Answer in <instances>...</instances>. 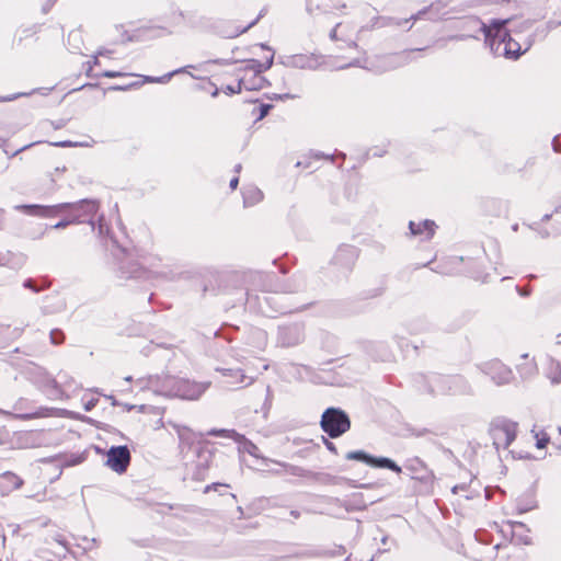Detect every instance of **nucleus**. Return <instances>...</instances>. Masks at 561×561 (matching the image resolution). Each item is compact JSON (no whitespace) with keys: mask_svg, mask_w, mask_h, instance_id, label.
I'll list each match as a JSON object with an SVG mask.
<instances>
[{"mask_svg":"<svg viewBox=\"0 0 561 561\" xmlns=\"http://www.w3.org/2000/svg\"><path fill=\"white\" fill-rule=\"evenodd\" d=\"M522 357H523V358H525V359H527V358H528V355H527V354H524Z\"/></svg>","mask_w":561,"mask_h":561,"instance_id":"obj_64","label":"nucleus"},{"mask_svg":"<svg viewBox=\"0 0 561 561\" xmlns=\"http://www.w3.org/2000/svg\"><path fill=\"white\" fill-rule=\"evenodd\" d=\"M219 484L218 483H214L211 485H207L204 490L205 493H208L211 489H216Z\"/></svg>","mask_w":561,"mask_h":561,"instance_id":"obj_44","label":"nucleus"},{"mask_svg":"<svg viewBox=\"0 0 561 561\" xmlns=\"http://www.w3.org/2000/svg\"><path fill=\"white\" fill-rule=\"evenodd\" d=\"M518 370L522 376L527 377L535 373L536 366L533 362L525 363V365L518 366Z\"/></svg>","mask_w":561,"mask_h":561,"instance_id":"obj_24","label":"nucleus"},{"mask_svg":"<svg viewBox=\"0 0 561 561\" xmlns=\"http://www.w3.org/2000/svg\"><path fill=\"white\" fill-rule=\"evenodd\" d=\"M515 561H524L520 554L515 556Z\"/></svg>","mask_w":561,"mask_h":561,"instance_id":"obj_56","label":"nucleus"},{"mask_svg":"<svg viewBox=\"0 0 561 561\" xmlns=\"http://www.w3.org/2000/svg\"><path fill=\"white\" fill-rule=\"evenodd\" d=\"M558 25H561V22L556 23V22H552V21H551V22H549V23H548V27H549V28H553V27H556V26H558Z\"/></svg>","mask_w":561,"mask_h":561,"instance_id":"obj_49","label":"nucleus"},{"mask_svg":"<svg viewBox=\"0 0 561 561\" xmlns=\"http://www.w3.org/2000/svg\"><path fill=\"white\" fill-rule=\"evenodd\" d=\"M511 525L513 529H515L516 527L523 528L525 526L522 522H512Z\"/></svg>","mask_w":561,"mask_h":561,"instance_id":"obj_42","label":"nucleus"},{"mask_svg":"<svg viewBox=\"0 0 561 561\" xmlns=\"http://www.w3.org/2000/svg\"><path fill=\"white\" fill-rule=\"evenodd\" d=\"M438 7H439V3H432L430 7L424 8L422 10H420L417 13L411 15L410 19H408V20H404V21L396 20L394 24L398 26H401L403 23H407L409 21H417V20L422 19L427 13H431L434 11L437 12Z\"/></svg>","mask_w":561,"mask_h":561,"instance_id":"obj_19","label":"nucleus"},{"mask_svg":"<svg viewBox=\"0 0 561 561\" xmlns=\"http://www.w3.org/2000/svg\"><path fill=\"white\" fill-rule=\"evenodd\" d=\"M265 462H275L273 460L264 459ZM280 467L284 468V472L287 474L296 476V477H304V478H311L313 477V473L311 471H308L301 467L293 466L285 462H277Z\"/></svg>","mask_w":561,"mask_h":561,"instance_id":"obj_17","label":"nucleus"},{"mask_svg":"<svg viewBox=\"0 0 561 561\" xmlns=\"http://www.w3.org/2000/svg\"><path fill=\"white\" fill-rule=\"evenodd\" d=\"M463 490H465V485H462V484L461 485H455L453 488V492L454 493H458L459 491H463Z\"/></svg>","mask_w":561,"mask_h":561,"instance_id":"obj_43","label":"nucleus"},{"mask_svg":"<svg viewBox=\"0 0 561 561\" xmlns=\"http://www.w3.org/2000/svg\"><path fill=\"white\" fill-rule=\"evenodd\" d=\"M507 22L508 20H493L489 25L482 23L481 31L485 45L493 55L517 59L531 47L534 41L531 38L522 41L518 33L513 37L505 28Z\"/></svg>","mask_w":561,"mask_h":561,"instance_id":"obj_1","label":"nucleus"},{"mask_svg":"<svg viewBox=\"0 0 561 561\" xmlns=\"http://www.w3.org/2000/svg\"><path fill=\"white\" fill-rule=\"evenodd\" d=\"M130 463V453L127 446H113L106 454L105 465L114 472L124 473Z\"/></svg>","mask_w":561,"mask_h":561,"instance_id":"obj_8","label":"nucleus"},{"mask_svg":"<svg viewBox=\"0 0 561 561\" xmlns=\"http://www.w3.org/2000/svg\"><path fill=\"white\" fill-rule=\"evenodd\" d=\"M207 434L210 436L229 437L237 442H239L241 438H243V436L240 435L239 433H237L234 430H225V428L216 430V428H214V430L209 431Z\"/></svg>","mask_w":561,"mask_h":561,"instance_id":"obj_21","label":"nucleus"},{"mask_svg":"<svg viewBox=\"0 0 561 561\" xmlns=\"http://www.w3.org/2000/svg\"><path fill=\"white\" fill-rule=\"evenodd\" d=\"M500 545L489 546L478 541L473 549L474 558L479 561H493L497 557Z\"/></svg>","mask_w":561,"mask_h":561,"instance_id":"obj_13","label":"nucleus"},{"mask_svg":"<svg viewBox=\"0 0 561 561\" xmlns=\"http://www.w3.org/2000/svg\"><path fill=\"white\" fill-rule=\"evenodd\" d=\"M190 68H194L193 66H185V67H182V68H179V69H175L169 73H165L161 77H151V76H146L144 77V81L145 82H148V83H167L171 80V78L178 73H190L187 70Z\"/></svg>","mask_w":561,"mask_h":561,"instance_id":"obj_16","label":"nucleus"},{"mask_svg":"<svg viewBox=\"0 0 561 561\" xmlns=\"http://www.w3.org/2000/svg\"><path fill=\"white\" fill-rule=\"evenodd\" d=\"M138 383L141 388L151 389L158 394L179 397L186 400L198 399L209 387V382H195L172 376H165L163 378L151 376L147 379H139Z\"/></svg>","mask_w":561,"mask_h":561,"instance_id":"obj_2","label":"nucleus"},{"mask_svg":"<svg viewBox=\"0 0 561 561\" xmlns=\"http://www.w3.org/2000/svg\"><path fill=\"white\" fill-rule=\"evenodd\" d=\"M321 428L332 438L339 437L351 427L347 414L335 408L327 409L321 417Z\"/></svg>","mask_w":561,"mask_h":561,"instance_id":"obj_4","label":"nucleus"},{"mask_svg":"<svg viewBox=\"0 0 561 561\" xmlns=\"http://www.w3.org/2000/svg\"><path fill=\"white\" fill-rule=\"evenodd\" d=\"M122 76H123L122 72L111 71V70L104 71L102 73V77H105V78H117V77H122Z\"/></svg>","mask_w":561,"mask_h":561,"instance_id":"obj_33","label":"nucleus"},{"mask_svg":"<svg viewBox=\"0 0 561 561\" xmlns=\"http://www.w3.org/2000/svg\"><path fill=\"white\" fill-rule=\"evenodd\" d=\"M241 168H242V167H241V164H237V165L234 167V171H236V172H240Z\"/></svg>","mask_w":561,"mask_h":561,"instance_id":"obj_57","label":"nucleus"},{"mask_svg":"<svg viewBox=\"0 0 561 561\" xmlns=\"http://www.w3.org/2000/svg\"><path fill=\"white\" fill-rule=\"evenodd\" d=\"M279 95L280 94H273L272 96H270V100H279Z\"/></svg>","mask_w":561,"mask_h":561,"instance_id":"obj_52","label":"nucleus"},{"mask_svg":"<svg viewBox=\"0 0 561 561\" xmlns=\"http://www.w3.org/2000/svg\"><path fill=\"white\" fill-rule=\"evenodd\" d=\"M293 99H295V95L289 94V93H285V94H280V95H279V101H284V100H293Z\"/></svg>","mask_w":561,"mask_h":561,"instance_id":"obj_39","label":"nucleus"},{"mask_svg":"<svg viewBox=\"0 0 561 561\" xmlns=\"http://www.w3.org/2000/svg\"><path fill=\"white\" fill-rule=\"evenodd\" d=\"M339 26V24L331 31L330 33V37L332 39H336V27Z\"/></svg>","mask_w":561,"mask_h":561,"instance_id":"obj_46","label":"nucleus"},{"mask_svg":"<svg viewBox=\"0 0 561 561\" xmlns=\"http://www.w3.org/2000/svg\"><path fill=\"white\" fill-rule=\"evenodd\" d=\"M256 21H257V19H256V20H254L253 22H251V23H250L249 25H247L245 27L240 28V30L236 31L234 33L230 34L229 36H230V37H236V36L240 35V34H242V33L247 32L250 27H252V26L256 23Z\"/></svg>","mask_w":561,"mask_h":561,"instance_id":"obj_31","label":"nucleus"},{"mask_svg":"<svg viewBox=\"0 0 561 561\" xmlns=\"http://www.w3.org/2000/svg\"><path fill=\"white\" fill-rule=\"evenodd\" d=\"M13 98H3V101H11Z\"/></svg>","mask_w":561,"mask_h":561,"instance_id":"obj_60","label":"nucleus"},{"mask_svg":"<svg viewBox=\"0 0 561 561\" xmlns=\"http://www.w3.org/2000/svg\"><path fill=\"white\" fill-rule=\"evenodd\" d=\"M312 156H313L316 159L329 158V156H324L323 153H320V152L312 153Z\"/></svg>","mask_w":561,"mask_h":561,"instance_id":"obj_47","label":"nucleus"},{"mask_svg":"<svg viewBox=\"0 0 561 561\" xmlns=\"http://www.w3.org/2000/svg\"><path fill=\"white\" fill-rule=\"evenodd\" d=\"M242 195L244 207L254 206L263 199V193L255 186L244 187Z\"/></svg>","mask_w":561,"mask_h":561,"instance_id":"obj_15","label":"nucleus"},{"mask_svg":"<svg viewBox=\"0 0 561 561\" xmlns=\"http://www.w3.org/2000/svg\"><path fill=\"white\" fill-rule=\"evenodd\" d=\"M265 392H266V399H268L270 396H271V391H270V387L268 386L265 388Z\"/></svg>","mask_w":561,"mask_h":561,"instance_id":"obj_53","label":"nucleus"},{"mask_svg":"<svg viewBox=\"0 0 561 561\" xmlns=\"http://www.w3.org/2000/svg\"><path fill=\"white\" fill-rule=\"evenodd\" d=\"M103 228H104V226H103V216H102L99 219V231H100V233H103Z\"/></svg>","mask_w":561,"mask_h":561,"instance_id":"obj_45","label":"nucleus"},{"mask_svg":"<svg viewBox=\"0 0 561 561\" xmlns=\"http://www.w3.org/2000/svg\"><path fill=\"white\" fill-rule=\"evenodd\" d=\"M50 340L54 344H60L64 341V333L59 330H53L50 332Z\"/></svg>","mask_w":561,"mask_h":561,"instance_id":"obj_27","label":"nucleus"},{"mask_svg":"<svg viewBox=\"0 0 561 561\" xmlns=\"http://www.w3.org/2000/svg\"><path fill=\"white\" fill-rule=\"evenodd\" d=\"M199 457L202 458L201 463L198 465L197 472L194 473V479L203 480L205 477V472L208 468V462L211 458V454L209 451H203Z\"/></svg>","mask_w":561,"mask_h":561,"instance_id":"obj_20","label":"nucleus"},{"mask_svg":"<svg viewBox=\"0 0 561 561\" xmlns=\"http://www.w3.org/2000/svg\"><path fill=\"white\" fill-rule=\"evenodd\" d=\"M287 66L298 69H316L319 66V61L313 55L299 54L291 56L287 61Z\"/></svg>","mask_w":561,"mask_h":561,"instance_id":"obj_14","label":"nucleus"},{"mask_svg":"<svg viewBox=\"0 0 561 561\" xmlns=\"http://www.w3.org/2000/svg\"><path fill=\"white\" fill-rule=\"evenodd\" d=\"M517 423L506 419H499L492 423L491 435L493 445L499 450L506 449L516 438Z\"/></svg>","mask_w":561,"mask_h":561,"instance_id":"obj_6","label":"nucleus"},{"mask_svg":"<svg viewBox=\"0 0 561 561\" xmlns=\"http://www.w3.org/2000/svg\"><path fill=\"white\" fill-rule=\"evenodd\" d=\"M304 339V331L300 324L280 327L278 330V342L284 346H293Z\"/></svg>","mask_w":561,"mask_h":561,"instance_id":"obj_11","label":"nucleus"},{"mask_svg":"<svg viewBox=\"0 0 561 561\" xmlns=\"http://www.w3.org/2000/svg\"><path fill=\"white\" fill-rule=\"evenodd\" d=\"M77 144H73L71 141H60V142H56L55 146L57 147H71V146H76Z\"/></svg>","mask_w":561,"mask_h":561,"instance_id":"obj_37","label":"nucleus"},{"mask_svg":"<svg viewBox=\"0 0 561 561\" xmlns=\"http://www.w3.org/2000/svg\"><path fill=\"white\" fill-rule=\"evenodd\" d=\"M296 165H297V167H301V165H304L305 168H309V164H304L301 161H298V162L296 163Z\"/></svg>","mask_w":561,"mask_h":561,"instance_id":"obj_54","label":"nucleus"},{"mask_svg":"<svg viewBox=\"0 0 561 561\" xmlns=\"http://www.w3.org/2000/svg\"><path fill=\"white\" fill-rule=\"evenodd\" d=\"M217 370L222 373L225 376L234 377L236 378L234 383H242L245 381V379H248V377L240 369L232 370V369H224V368L219 369L218 368Z\"/></svg>","mask_w":561,"mask_h":561,"instance_id":"obj_22","label":"nucleus"},{"mask_svg":"<svg viewBox=\"0 0 561 561\" xmlns=\"http://www.w3.org/2000/svg\"><path fill=\"white\" fill-rule=\"evenodd\" d=\"M81 222V216H70L69 218L67 219H62L60 221H58L54 228L55 229H62V228H66L67 226L69 225H72V224H80Z\"/></svg>","mask_w":561,"mask_h":561,"instance_id":"obj_23","label":"nucleus"},{"mask_svg":"<svg viewBox=\"0 0 561 561\" xmlns=\"http://www.w3.org/2000/svg\"><path fill=\"white\" fill-rule=\"evenodd\" d=\"M112 89H113V90H125L126 88H125V87L117 85V87H113Z\"/></svg>","mask_w":561,"mask_h":561,"instance_id":"obj_55","label":"nucleus"},{"mask_svg":"<svg viewBox=\"0 0 561 561\" xmlns=\"http://www.w3.org/2000/svg\"><path fill=\"white\" fill-rule=\"evenodd\" d=\"M401 55H387L382 57L370 58H356L350 64L339 66V69H345L347 67H359L375 72H383L390 69H394L402 65Z\"/></svg>","mask_w":561,"mask_h":561,"instance_id":"obj_5","label":"nucleus"},{"mask_svg":"<svg viewBox=\"0 0 561 561\" xmlns=\"http://www.w3.org/2000/svg\"><path fill=\"white\" fill-rule=\"evenodd\" d=\"M238 184H239V179L238 178H233V179H231V181L229 183V186H230L231 190H236Z\"/></svg>","mask_w":561,"mask_h":561,"instance_id":"obj_38","label":"nucleus"},{"mask_svg":"<svg viewBox=\"0 0 561 561\" xmlns=\"http://www.w3.org/2000/svg\"><path fill=\"white\" fill-rule=\"evenodd\" d=\"M483 373L489 375L496 385H505L513 379L511 368L496 359L485 363Z\"/></svg>","mask_w":561,"mask_h":561,"instance_id":"obj_10","label":"nucleus"},{"mask_svg":"<svg viewBox=\"0 0 561 561\" xmlns=\"http://www.w3.org/2000/svg\"><path fill=\"white\" fill-rule=\"evenodd\" d=\"M24 287L31 288V289H33L34 291H38V289H37L36 287H34V286H33V283H32V280H31V279L25 280V283H24Z\"/></svg>","mask_w":561,"mask_h":561,"instance_id":"obj_41","label":"nucleus"},{"mask_svg":"<svg viewBox=\"0 0 561 561\" xmlns=\"http://www.w3.org/2000/svg\"><path fill=\"white\" fill-rule=\"evenodd\" d=\"M111 54V50H99L96 55L93 56V65L99 64V56H108Z\"/></svg>","mask_w":561,"mask_h":561,"instance_id":"obj_34","label":"nucleus"},{"mask_svg":"<svg viewBox=\"0 0 561 561\" xmlns=\"http://www.w3.org/2000/svg\"><path fill=\"white\" fill-rule=\"evenodd\" d=\"M0 482L4 483L7 492L21 488L23 481L15 473L7 471L0 476Z\"/></svg>","mask_w":561,"mask_h":561,"instance_id":"obj_18","label":"nucleus"},{"mask_svg":"<svg viewBox=\"0 0 561 561\" xmlns=\"http://www.w3.org/2000/svg\"><path fill=\"white\" fill-rule=\"evenodd\" d=\"M65 308V302L62 300L59 301V306H58V309H62Z\"/></svg>","mask_w":561,"mask_h":561,"instance_id":"obj_58","label":"nucleus"},{"mask_svg":"<svg viewBox=\"0 0 561 561\" xmlns=\"http://www.w3.org/2000/svg\"><path fill=\"white\" fill-rule=\"evenodd\" d=\"M524 25L528 28L530 26L529 22H525Z\"/></svg>","mask_w":561,"mask_h":561,"instance_id":"obj_61","label":"nucleus"},{"mask_svg":"<svg viewBox=\"0 0 561 561\" xmlns=\"http://www.w3.org/2000/svg\"><path fill=\"white\" fill-rule=\"evenodd\" d=\"M273 107V105L271 104H261L259 106V115H257V119H263L270 112V110Z\"/></svg>","mask_w":561,"mask_h":561,"instance_id":"obj_28","label":"nucleus"},{"mask_svg":"<svg viewBox=\"0 0 561 561\" xmlns=\"http://www.w3.org/2000/svg\"><path fill=\"white\" fill-rule=\"evenodd\" d=\"M451 38L453 39H465V38H467V36L466 35H459V36H453Z\"/></svg>","mask_w":561,"mask_h":561,"instance_id":"obj_51","label":"nucleus"},{"mask_svg":"<svg viewBox=\"0 0 561 561\" xmlns=\"http://www.w3.org/2000/svg\"><path fill=\"white\" fill-rule=\"evenodd\" d=\"M81 456L72 457L70 460L67 461V466H76L82 461Z\"/></svg>","mask_w":561,"mask_h":561,"instance_id":"obj_36","label":"nucleus"},{"mask_svg":"<svg viewBox=\"0 0 561 561\" xmlns=\"http://www.w3.org/2000/svg\"><path fill=\"white\" fill-rule=\"evenodd\" d=\"M273 59H274V56L272 55L264 64H262L257 60H251L250 62L252 64L251 69L253 71V81L251 83H249L244 78H241L239 80V82L237 83V85H227L226 93L234 94V93H240L242 91V89L256 90V89L262 88L264 78L261 77L260 75L263 71H266L267 69H270L272 67Z\"/></svg>","mask_w":561,"mask_h":561,"instance_id":"obj_7","label":"nucleus"},{"mask_svg":"<svg viewBox=\"0 0 561 561\" xmlns=\"http://www.w3.org/2000/svg\"><path fill=\"white\" fill-rule=\"evenodd\" d=\"M552 379V382H560L561 380V364L560 363H556V374L553 377H551Z\"/></svg>","mask_w":561,"mask_h":561,"instance_id":"obj_30","label":"nucleus"},{"mask_svg":"<svg viewBox=\"0 0 561 561\" xmlns=\"http://www.w3.org/2000/svg\"><path fill=\"white\" fill-rule=\"evenodd\" d=\"M409 229L411 236L420 237L421 240H430L435 233L436 224L428 219L419 222L411 220L409 222Z\"/></svg>","mask_w":561,"mask_h":561,"instance_id":"obj_12","label":"nucleus"},{"mask_svg":"<svg viewBox=\"0 0 561 561\" xmlns=\"http://www.w3.org/2000/svg\"><path fill=\"white\" fill-rule=\"evenodd\" d=\"M325 444H327V447H328L330 450L335 451V447H334V445H333L332 443H330V442L325 440Z\"/></svg>","mask_w":561,"mask_h":561,"instance_id":"obj_48","label":"nucleus"},{"mask_svg":"<svg viewBox=\"0 0 561 561\" xmlns=\"http://www.w3.org/2000/svg\"><path fill=\"white\" fill-rule=\"evenodd\" d=\"M54 540H55L58 545H60V546L65 549V551H68V550H69L68 545H67V541H66V539H65V537H64L62 535H56V536L54 537Z\"/></svg>","mask_w":561,"mask_h":561,"instance_id":"obj_29","label":"nucleus"},{"mask_svg":"<svg viewBox=\"0 0 561 561\" xmlns=\"http://www.w3.org/2000/svg\"><path fill=\"white\" fill-rule=\"evenodd\" d=\"M535 438H536V447L539 449L545 448L550 440L549 436L546 433H541V434L536 433Z\"/></svg>","mask_w":561,"mask_h":561,"instance_id":"obj_25","label":"nucleus"},{"mask_svg":"<svg viewBox=\"0 0 561 561\" xmlns=\"http://www.w3.org/2000/svg\"><path fill=\"white\" fill-rule=\"evenodd\" d=\"M347 460L363 461L371 467L387 468L394 472H401V468L391 459L386 457H374L363 450L348 451L345 456Z\"/></svg>","mask_w":561,"mask_h":561,"instance_id":"obj_9","label":"nucleus"},{"mask_svg":"<svg viewBox=\"0 0 561 561\" xmlns=\"http://www.w3.org/2000/svg\"><path fill=\"white\" fill-rule=\"evenodd\" d=\"M125 380L129 382L131 380V377L128 376V377L125 378Z\"/></svg>","mask_w":561,"mask_h":561,"instance_id":"obj_62","label":"nucleus"},{"mask_svg":"<svg viewBox=\"0 0 561 561\" xmlns=\"http://www.w3.org/2000/svg\"><path fill=\"white\" fill-rule=\"evenodd\" d=\"M534 507H535V504H529V505L517 504V512H518V514H523V513H526V512L533 510Z\"/></svg>","mask_w":561,"mask_h":561,"instance_id":"obj_32","label":"nucleus"},{"mask_svg":"<svg viewBox=\"0 0 561 561\" xmlns=\"http://www.w3.org/2000/svg\"><path fill=\"white\" fill-rule=\"evenodd\" d=\"M15 209L23 210L28 215L38 217H54L58 214L70 210V216H81V222L85 217H92L99 210V203L94 199H82L77 203H61L53 206L41 205H16Z\"/></svg>","mask_w":561,"mask_h":561,"instance_id":"obj_3","label":"nucleus"},{"mask_svg":"<svg viewBox=\"0 0 561 561\" xmlns=\"http://www.w3.org/2000/svg\"><path fill=\"white\" fill-rule=\"evenodd\" d=\"M98 403V399H90L84 403V410L91 411Z\"/></svg>","mask_w":561,"mask_h":561,"instance_id":"obj_35","label":"nucleus"},{"mask_svg":"<svg viewBox=\"0 0 561 561\" xmlns=\"http://www.w3.org/2000/svg\"><path fill=\"white\" fill-rule=\"evenodd\" d=\"M290 515L294 517V518H298L300 516V513L298 511H290Z\"/></svg>","mask_w":561,"mask_h":561,"instance_id":"obj_50","label":"nucleus"},{"mask_svg":"<svg viewBox=\"0 0 561 561\" xmlns=\"http://www.w3.org/2000/svg\"><path fill=\"white\" fill-rule=\"evenodd\" d=\"M51 383H53V386H54V387H56V386H57L56 380H53V381H51Z\"/></svg>","mask_w":561,"mask_h":561,"instance_id":"obj_63","label":"nucleus"},{"mask_svg":"<svg viewBox=\"0 0 561 561\" xmlns=\"http://www.w3.org/2000/svg\"><path fill=\"white\" fill-rule=\"evenodd\" d=\"M257 450H259V448L255 445H251V448L249 449V454L254 457H259V455L256 454Z\"/></svg>","mask_w":561,"mask_h":561,"instance_id":"obj_40","label":"nucleus"},{"mask_svg":"<svg viewBox=\"0 0 561 561\" xmlns=\"http://www.w3.org/2000/svg\"><path fill=\"white\" fill-rule=\"evenodd\" d=\"M0 413L1 414H4V415H12L16 419H21V420H31V419H35V417H38L41 416L39 413L35 412V413H25V414H12L8 411H3V410H0Z\"/></svg>","mask_w":561,"mask_h":561,"instance_id":"obj_26","label":"nucleus"},{"mask_svg":"<svg viewBox=\"0 0 561 561\" xmlns=\"http://www.w3.org/2000/svg\"><path fill=\"white\" fill-rule=\"evenodd\" d=\"M89 224L92 226V228L94 229V221L92 219L89 220Z\"/></svg>","mask_w":561,"mask_h":561,"instance_id":"obj_59","label":"nucleus"}]
</instances>
